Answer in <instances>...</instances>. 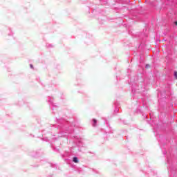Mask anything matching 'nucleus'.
<instances>
[{"label": "nucleus", "instance_id": "2", "mask_svg": "<svg viewBox=\"0 0 177 177\" xmlns=\"http://www.w3.org/2000/svg\"><path fill=\"white\" fill-rule=\"evenodd\" d=\"M93 127H96V122H97V120H96V119H93Z\"/></svg>", "mask_w": 177, "mask_h": 177}, {"label": "nucleus", "instance_id": "4", "mask_svg": "<svg viewBox=\"0 0 177 177\" xmlns=\"http://www.w3.org/2000/svg\"><path fill=\"white\" fill-rule=\"evenodd\" d=\"M174 77H175V78L177 80V72H175V73H174Z\"/></svg>", "mask_w": 177, "mask_h": 177}, {"label": "nucleus", "instance_id": "6", "mask_svg": "<svg viewBox=\"0 0 177 177\" xmlns=\"http://www.w3.org/2000/svg\"><path fill=\"white\" fill-rule=\"evenodd\" d=\"M31 68H32V65H30Z\"/></svg>", "mask_w": 177, "mask_h": 177}, {"label": "nucleus", "instance_id": "3", "mask_svg": "<svg viewBox=\"0 0 177 177\" xmlns=\"http://www.w3.org/2000/svg\"><path fill=\"white\" fill-rule=\"evenodd\" d=\"M145 67H146V68L148 69V68H150L151 66H150V64H146Z\"/></svg>", "mask_w": 177, "mask_h": 177}, {"label": "nucleus", "instance_id": "1", "mask_svg": "<svg viewBox=\"0 0 177 177\" xmlns=\"http://www.w3.org/2000/svg\"><path fill=\"white\" fill-rule=\"evenodd\" d=\"M73 162H78V158H77V157H75V158H73Z\"/></svg>", "mask_w": 177, "mask_h": 177}, {"label": "nucleus", "instance_id": "5", "mask_svg": "<svg viewBox=\"0 0 177 177\" xmlns=\"http://www.w3.org/2000/svg\"><path fill=\"white\" fill-rule=\"evenodd\" d=\"M176 26H177V21L175 22Z\"/></svg>", "mask_w": 177, "mask_h": 177}]
</instances>
